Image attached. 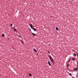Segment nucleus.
<instances>
[{"label":"nucleus","instance_id":"20e7f679","mask_svg":"<svg viewBox=\"0 0 78 78\" xmlns=\"http://www.w3.org/2000/svg\"><path fill=\"white\" fill-rule=\"evenodd\" d=\"M78 70V67H77V68H74V70H76V71H77V70Z\"/></svg>","mask_w":78,"mask_h":78},{"label":"nucleus","instance_id":"39448f33","mask_svg":"<svg viewBox=\"0 0 78 78\" xmlns=\"http://www.w3.org/2000/svg\"><path fill=\"white\" fill-rule=\"evenodd\" d=\"M48 64L49 65V66H51V64L50 63V62L48 61Z\"/></svg>","mask_w":78,"mask_h":78},{"label":"nucleus","instance_id":"ddd939ff","mask_svg":"<svg viewBox=\"0 0 78 78\" xmlns=\"http://www.w3.org/2000/svg\"><path fill=\"white\" fill-rule=\"evenodd\" d=\"M5 36V34H3L2 35V37H4Z\"/></svg>","mask_w":78,"mask_h":78},{"label":"nucleus","instance_id":"7ed1b4c3","mask_svg":"<svg viewBox=\"0 0 78 78\" xmlns=\"http://www.w3.org/2000/svg\"><path fill=\"white\" fill-rule=\"evenodd\" d=\"M72 60L73 61H75V58H72Z\"/></svg>","mask_w":78,"mask_h":78},{"label":"nucleus","instance_id":"9b49d317","mask_svg":"<svg viewBox=\"0 0 78 78\" xmlns=\"http://www.w3.org/2000/svg\"><path fill=\"white\" fill-rule=\"evenodd\" d=\"M56 30H57V31H58V27H56Z\"/></svg>","mask_w":78,"mask_h":78},{"label":"nucleus","instance_id":"4468645a","mask_svg":"<svg viewBox=\"0 0 78 78\" xmlns=\"http://www.w3.org/2000/svg\"><path fill=\"white\" fill-rule=\"evenodd\" d=\"M71 58H72L71 57H69V58L68 59L70 60H71Z\"/></svg>","mask_w":78,"mask_h":78},{"label":"nucleus","instance_id":"f257e3e1","mask_svg":"<svg viewBox=\"0 0 78 78\" xmlns=\"http://www.w3.org/2000/svg\"><path fill=\"white\" fill-rule=\"evenodd\" d=\"M49 58L50 59V60L51 61V62H52V63H53V59L51 56H49Z\"/></svg>","mask_w":78,"mask_h":78},{"label":"nucleus","instance_id":"dca6fc26","mask_svg":"<svg viewBox=\"0 0 78 78\" xmlns=\"http://www.w3.org/2000/svg\"><path fill=\"white\" fill-rule=\"evenodd\" d=\"M10 25H11V27H12V23H10Z\"/></svg>","mask_w":78,"mask_h":78},{"label":"nucleus","instance_id":"423d86ee","mask_svg":"<svg viewBox=\"0 0 78 78\" xmlns=\"http://www.w3.org/2000/svg\"><path fill=\"white\" fill-rule=\"evenodd\" d=\"M73 56H74V57H76V54L75 53H74Z\"/></svg>","mask_w":78,"mask_h":78},{"label":"nucleus","instance_id":"b1692460","mask_svg":"<svg viewBox=\"0 0 78 78\" xmlns=\"http://www.w3.org/2000/svg\"><path fill=\"white\" fill-rule=\"evenodd\" d=\"M69 61L68 62V63H69Z\"/></svg>","mask_w":78,"mask_h":78},{"label":"nucleus","instance_id":"4be33fe9","mask_svg":"<svg viewBox=\"0 0 78 78\" xmlns=\"http://www.w3.org/2000/svg\"><path fill=\"white\" fill-rule=\"evenodd\" d=\"M29 30H30V31H31V29H30Z\"/></svg>","mask_w":78,"mask_h":78},{"label":"nucleus","instance_id":"f3484780","mask_svg":"<svg viewBox=\"0 0 78 78\" xmlns=\"http://www.w3.org/2000/svg\"><path fill=\"white\" fill-rule=\"evenodd\" d=\"M19 37H20V38H22V37H21V36L20 35H19Z\"/></svg>","mask_w":78,"mask_h":78},{"label":"nucleus","instance_id":"aec40b11","mask_svg":"<svg viewBox=\"0 0 78 78\" xmlns=\"http://www.w3.org/2000/svg\"><path fill=\"white\" fill-rule=\"evenodd\" d=\"M48 53H49V54H50V51H48Z\"/></svg>","mask_w":78,"mask_h":78},{"label":"nucleus","instance_id":"412c9836","mask_svg":"<svg viewBox=\"0 0 78 78\" xmlns=\"http://www.w3.org/2000/svg\"><path fill=\"white\" fill-rule=\"evenodd\" d=\"M68 61H69V62H70V60H69Z\"/></svg>","mask_w":78,"mask_h":78},{"label":"nucleus","instance_id":"f03ea898","mask_svg":"<svg viewBox=\"0 0 78 78\" xmlns=\"http://www.w3.org/2000/svg\"><path fill=\"white\" fill-rule=\"evenodd\" d=\"M30 27L31 29H33V26L32 24H30Z\"/></svg>","mask_w":78,"mask_h":78},{"label":"nucleus","instance_id":"f8f14e48","mask_svg":"<svg viewBox=\"0 0 78 78\" xmlns=\"http://www.w3.org/2000/svg\"><path fill=\"white\" fill-rule=\"evenodd\" d=\"M29 75L30 76H32V74H31L29 73Z\"/></svg>","mask_w":78,"mask_h":78},{"label":"nucleus","instance_id":"9d476101","mask_svg":"<svg viewBox=\"0 0 78 78\" xmlns=\"http://www.w3.org/2000/svg\"><path fill=\"white\" fill-rule=\"evenodd\" d=\"M13 31H16V29L14 28V29H13Z\"/></svg>","mask_w":78,"mask_h":78},{"label":"nucleus","instance_id":"6ab92c4d","mask_svg":"<svg viewBox=\"0 0 78 78\" xmlns=\"http://www.w3.org/2000/svg\"><path fill=\"white\" fill-rule=\"evenodd\" d=\"M21 42H22V44H23V43H24V42L22 41H21Z\"/></svg>","mask_w":78,"mask_h":78},{"label":"nucleus","instance_id":"a211bd4d","mask_svg":"<svg viewBox=\"0 0 78 78\" xmlns=\"http://www.w3.org/2000/svg\"><path fill=\"white\" fill-rule=\"evenodd\" d=\"M69 64H68L67 65V67H69Z\"/></svg>","mask_w":78,"mask_h":78},{"label":"nucleus","instance_id":"2eb2a0df","mask_svg":"<svg viewBox=\"0 0 78 78\" xmlns=\"http://www.w3.org/2000/svg\"><path fill=\"white\" fill-rule=\"evenodd\" d=\"M69 75L70 76H72V74H71V73H69Z\"/></svg>","mask_w":78,"mask_h":78},{"label":"nucleus","instance_id":"393cba45","mask_svg":"<svg viewBox=\"0 0 78 78\" xmlns=\"http://www.w3.org/2000/svg\"><path fill=\"white\" fill-rule=\"evenodd\" d=\"M37 55H38V53H37Z\"/></svg>","mask_w":78,"mask_h":78},{"label":"nucleus","instance_id":"1a4fd4ad","mask_svg":"<svg viewBox=\"0 0 78 78\" xmlns=\"http://www.w3.org/2000/svg\"><path fill=\"white\" fill-rule=\"evenodd\" d=\"M34 51L35 52H37V51H36V50L35 48L34 49Z\"/></svg>","mask_w":78,"mask_h":78},{"label":"nucleus","instance_id":"0eeeda50","mask_svg":"<svg viewBox=\"0 0 78 78\" xmlns=\"http://www.w3.org/2000/svg\"><path fill=\"white\" fill-rule=\"evenodd\" d=\"M32 29L34 31H36V29L35 28H33Z\"/></svg>","mask_w":78,"mask_h":78},{"label":"nucleus","instance_id":"5701e85b","mask_svg":"<svg viewBox=\"0 0 78 78\" xmlns=\"http://www.w3.org/2000/svg\"><path fill=\"white\" fill-rule=\"evenodd\" d=\"M77 64L78 65V62H77Z\"/></svg>","mask_w":78,"mask_h":78},{"label":"nucleus","instance_id":"6e6552de","mask_svg":"<svg viewBox=\"0 0 78 78\" xmlns=\"http://www.w3.org/2000/svg\"><path fill=\"white\" fill-rule=\"evenodd\" d=\"M32 35H33V36H36V34L34 33H32Z\"/></svg>","mask_w":78,"mask_h":78}]
</instances>
